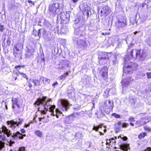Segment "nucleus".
<instances>
[{"mask_svg": "<svg viewBox=\"0 0 151 151\" xmlns=\"http://www.w3.org/2000/svg\"><path fill=\"white\" fill-rule=\"evenodd\" d=\"M51 101V99L47 100V98L43 97L42 98H38L35 102V104L37 105H39L42 104L44 107L45 110L41 111L42 114H46L47 111H49L51 112V115L52 116H56L57 118L62 114V113L58 109L55 110V114H54V110L55 109V105H50L48 102Z\"/></svg>", "mask_w": 151, "mask_h": 151, "instance_id": "nucleus-1", "label": "nucleus"}, {"mask_svg": "<svg viewBox=\"0 0 151 151\" xmlns=\"http://www.w3.org/2000/svg\"><path fill=\"white\" fill-rule=\"evenodd\" d=\"M130 55L132 58H134L138 57L140 60H143L147 56V53L145 50L141 52L140 50H132L130 52Z\"/></svg>", "mask_w": 151, "mask_h": 151, "instance_id": "nucleus-2", "label": "nucleus"}, {"mask_svg": "<svg viewBox=\"0 0 151 151\" xmlns=\"http://www.w3.org/2000/svg\"><path fill=\"white\" fill-rule=\"evenodd\" d=\"M0 142L1 141H4L5 139V134L9 137L10 134V131L5 126H3L0 129Z\"/></svg>", "mask_w": 151, "mask_h": 151, "instance_id": "nucleus-3", "label": "nucleus"}, {"mask_svg": "<svg viewBox=\"0 0 151 151\" xmlns=\"http://www.w3.org/2000/svg\"><path fill=\"white\" fill-rule=\"evenodd\" d=\"M13 102L12 109L14 111L18 112L20 106L22 105V101L18 99H12Z\"/></svg>", "mask_w": 151, "mask_h": 151, "instance_id": "nucleus-4", "label": "nucleus"}, {"mask_svg": "<svg viewBox=\"0 0 151 151\" xmlns=\"http://www.w3.org/2000/svg\"><path fill=\"white\" fill-rule=\"evenodd\" d=\"M58 102L61 104L59 108L62 111H67L69 109L70 105L67 100L61 99L58 101Z\"/></svg>", "mask_w": 151, "mask_h": 151, "instance_id": "nucleus-5", "label": "nucleus"}, {"mask_svg": "<svg viewBox=\"0 0 151 151\" xmlns=\"http://www.w3.org/2000/svg\"><path fill=\"white\" fill-rule=\"evenodd\" d=\"M23 121V120L22 119H19L16 122H14L13 120L8 121L7 123L9 127L14 129L19 124H21Z\"/></svg>", "mask_w": 151, "mask_h": 151, "instance_id": "nucleus-6", "label": "nucleus"}, {"mask_svg": "<svg viewBox=\"0 0 151 151\" xmlns=\"http://www.w3.org/2000/svg\"><path fill=\"white\" fill-rule=\"evenodd\" d=\"M59 7L58 3H55L50 5L49 7V11L50 14H56V11Z\"/></svg>", "mask_w": 151, "mask_h": 151, "instance_id": "nucleus-7", "label": "nucleus"}, {"mask_svg": "<svg viewBox=\"0 0 151 151\" xmlns=\"http://www.w3.org/2000/svg\"><path fill=\"white\" fill-rule=\"evenodd\" d=\"M77 44L78 47L82 49L88 46L86 41L85 40H78L77 41Z\"/></svg>", "mask_w": 151, "mask_h": 151, "instance_id": "nucleus-8", "label": "nucleus"}, {"mask_svg": "<svg viewBox=\"0 0 151 151\" xmlns=\"http://www.w3.org/2000/svg\"><path fill=\"white\" fill-rule=\"evenodd\" d=\"M108 69L107 67L105 66L101 69L100 72L102 73V76L104 80H105L107 78Z\"/></svg>", "mask_w": 151, "mask_h": 151, "instance_id": "nucleus-9", "label": "nucleus"}, {"mask_svg": "<svg viewBox=\"0 0 151 151\" xmlns=\"http://www.w3.org/2000/svg\"><path fill=\"white\" fill-rule=\"evenodd\" d=\"M102 126L101 125H100L98 126H94L93 128V129L94 130H96V131H99L100 133V135H101L103 134L104 133H105L106 132V130L104 127L103 128V131H101L102 130Z\"/></svg>", "mask_w": 151, "mask_h": 151, "instance_id": "nucleus-10", "label": "nucleus"}, {"mask_svg": "<svg viewBox=\"0 0 151 151\" xmlns=\"http://www.w3.org/2000/svg\"><path fill=\"white\" fill-rule=\"evenodd\" d=\"M133 80H131V78H123L122 81V87L123 88L128 86L129 84L130 81Z\"/></svg>", "mask_w": 151, "mask_h": 151, "instance_id": "nucleus-11", "label": "nucleus"}, {"mask_svg": "<svg viewBox=\"0 0 151 151\" xmlns=\"http://www.w3.org/2000/svg\"><path fill=\"white\" fill-rule=\"evenodd\" d=\"M148 119L147 117H143L141 119L140 121H138L136 122V124L138 126L141 125H144L148 122Z\"/></svg>", "mask_w": 151, "mask_h": 151, "instance_id": "nucleus-12", "label": "nucleus"}, {"mask_svg": "<svg viewBox=\"0 0 151 151\" xmlns=\"http://www.w3.org/2000/svg\"><path fill=\"white\" fill-rule=\"evenodd\" d=\"M110 10L107 6H104L101 10V12L105 16H106L109 13Z\"/></svg>", "mask_w": 151, "mask_h": 151, "instance_id": "nucleus-13", "label": "nucleus"}, {"mask_svg": "<svg viewBox=\"0 0 151 151\" xmlns=\"http://www.w3.org/2000/svg\"><path fill=\"white\" fill-rule=\"evenodd\" d=\"M116 138L117 137H114L110 139H107L106 144L112 146L114 145L116 143Z\"/></svg>", "mask_w": 151, "mask_h": 151, "instance_id": "nucleus-14", "label": "nucleus"}, {"mask_svg": "<svg viewBox=\"0 0 151 151\" xmlns=\"http://www.w3.org/2000/svg\"><path fill=\"white\" fill-rule=\"evenodd\" d=\"M133 71L132 67L130 65L127 66L125 65L123 68V71L124 73H131Z\"/></svg>", "mask_w": 151, "mask_h": 151, "instance_id": "nucleus-15", "label": "nucleus"}, {"mask_svg": "<svg viewBox=\"0 0 151 151\" xmlns=\"http://www.w3.org/2000/svg\"><path fill=\"white\" fill-rule=\"evenodd\" d=\"M40 80L41 81L44 86L48 84L50 82V80L44 77H41Z\"/></svg>", "mask_w": 151, "mask_h": 151, "instance_id": "nucleus-16", "label": "nucleus"}, {"mask_svg": "<svg viewBox=\"0 0 151 151\" xmlns=\"http://www.w3.org/2000/svg\"><path fill=\"white\" fill-rule=\"evenodd\" d=\"M106 101L105 104V107L109 110H111L113 109L114 106V104L113 102H111L110 100H108V104L107 103Z\"/></svg>", "mask_w": 151, "mask_h": 151, "instance_id": "nucleus-17", "label": "nucleus"}, {"mask_svg": "<svg viewBox=\"0 0 151 151\" xmlns=\"http://www.w3.org/2000/svg\"><path fill=\"white\" fill-rule=\"evenodd\" d=\"M129 144L126 143H123L120 145L121 150L123 151H127L130 148Z\"/></svg>", "mask_w": 151, "mask_h": 151, "instance_id": "nucleus-18", "label": "nucleus"}, {"mask_svg": "<svg viewBox=\"0 0 151 151\" xmlns=\"http://www.w3.org/2000/svg\"><path fill=\"white\" fill-rule=\"evenodd\" d=\"M116 126H118V128H120L121 127H125L128 125V123H122L120 122H118L115 124Z\"/></svg>", "mask_w": 151, "mask_h": 151, "instance_id": "nucleus-19", "label": "nucleus"}, {"mask_svg": "<svg viewBox=\"0 0 151 151\" xmlns=\"http://www.w3.org/2000/svg\"><path fill=\"white\" fill-rule=\"evenodd\" d=\"M25 134L22 135V134H20V132H18L13 133V136L14 137H18L20 139H23V136H25Z\"/></svg>", "mask_w": 151, "mask_h": 151, "instance_id": "nucleus-20", "label": "nucleus"}, {"mask_svg": "<svg viewBox=\"0 0 151 151\" xmlns=\"http://www.w3.org/2000/svg\"><path fill=\"white\" fill-rule=\"evenodd\" d=\"M111 54L110 53H106L104 54L105 57H102L101 58V60H106L109 59V57L111 56Z\"/></svg>", "mask_w": 151, "mask_h": 151, "instance_id": "nucleus-21", "label": "nucleus"}, {"mask_svg": "<svg viewBox=\"0 0 151 151\" xmlns=\"http://www.w3.org/2000/svg\"><path fill=\"white\" fill-rule=\"evenodd\" d=\"M30 82H32L33 83L35 84V85L36 86H38L40 84V82L38 80H31L30 79L29 81V83Z\"/></svg>", "mask_w": 151, "mask_h": 151, "instance_id": "nucleus-22", "label": "nucleus"}, {"mask_svg": "<svg viewBox=\"0 0 151 151\" xmlns=\"http://www.w3.org/2000/svg\"><path fill=\"white\" fill-rule=\"evenodd\" d=\"M68 73L66 72V73L63 74L61 76L59 77L58 78H59L60 80H64L65 79V77L68 76Z\"/></svg>", "mask_w": 151, "mask_h": 151, "instance_id": "nucleus-23", "label": "nucleus"}, {"mask_svg": "<svg viewBox=\"0 0 151 151\" xmlns=\"http://www.w3.org/2000/svg\"><path fill=\"white\" fill-rule=\"evenodd\" d=\"M35 134L37 136L42 137V133L40 130H37L35 132Z\"/></svg>", "mask_w": 151, "mask_h": 151, "instance_id": "nucleus-24", "label": "nucleus"}, {"mask_svg": "<svg viewBox=\"0 0 151 151\" xmlns=\"http://www.w3.org/2000/svg\"><path fill=\"white\" fill-rule=\"evenodd\" d=\"M146 135V133L145 132H142L140 133L138 136V138L139 139L143 138Z\"/></svg>", "mask_w": 151, "mask_h": 151, "instance_id": "nucleus-25", "label": "nucleus"}, {"mask_svg": "<svg viewBox=\"0 0 151 151\" xmlns=\"http://www.w3.org/2000/svg\"><path fill=\"white\" fill-rule=\"evenodd\" d=\"M125 25V23L123 22H120L119 21L117 23L118 26L119 28L124 27Z\"/></svg>", "mask_w": 151, "mask_h": 151, "instance_id": "nucleus-26", "label": "nucleus"}, {"mask_svg": "<svg viewBox=\"0 0 151 151\" xmlns=\"http://www.w3.org/2000/svg\"><path fill=\"white\" fill-rule=\"evenodd\" d=\"M65 15L64 14H62L60 18L63 21L67 20L68 19L66 17H65Z\"/></svg>", "mask_w": 151, "mask_h": 151, "instance_id": "nucleus-27", "label": "nucleus"}, {"mask_svg": "<svg viewBox=\"0 0 151 151\" xmlns=\"http://www.w3.org/2000/svg\"><path fill=\"white\" fill-rule=\"evenodd\" d=\"M111 115L116 118H120V116L119 115L116 113H113L111 114Z\"/></svg>", "mask_w": 151, "mask_h": 151, "instance_id": "nucleus-28", "label": "nucleus"}, {"mask_svg": "<svg viewBox=\"0 0 151 151\" xmlns=\"http://www.w3.org/2000/svg\"><path fill=\"white\" fill-rule=\"evenodd\" d=\"M138 20L140 22V23L142 24L145 22V19L141 17Z\"/></svg>", "mask_w": 151, "mask_h": 151, "instance_id": "nucleus-29", "label": "nucleus"}, {"mask_svg": "<svg viewBox=\"0 0 151 151\" xmlns=\"http://www.w3.org/2000/svg\"><path fill=\"white\" fill-rule=\"evenodd\" d=\"M19 73L20 74L22 75V76L23 77H24L25 78H26L27 79V76L25 74L23 73H22L20 72H19Z\"/></svg>", "mask_w": 151, "mask_h": 151, "instance_id": "nucleus-30", "label": "nucleus"}, {"mask_svg": "<svg viewBox=\"0 0 151 151\" xmlns=\"http://www.w3.org/2000/svg\"><path fill=\"white\" fill-rule=\"evenodd\" d=\"M144 129L145 130L147 131L150 132L151 131V129L149 127H144Z\"/></svg>", "mask_w": 151, "mask_h": 151, "instance_id": "nucleus-31", "label": "nucleus"}, {"mask_svg": "<svg viewBox=\"0 0 151 151\" xmlns=\"http://www.w3.org/2000/svg\"><path fill=\"white\" fill-rule=\"evenodd\" d=\"M147 76L148 78H151V72H148L146 73Z\"/></svg>", "mask_w": 151, "mask_h": 151, "instance_id": "nucleus-32", "label": "nucleus"}, {"mask_svg": "<svg viewBox=\"0 0 151 151\" xmlns=\"http://www.w3.org/2000/svg\"><path fill=\"white\" fill-rule=\"evenodd\" d=\"M130 101L131 104H132V105H134V104L135 103V101L133 99H132L130 100Z\"/></svg>", "mask_w": 151, "mask_h": 151, "instance_id": "nucleus-33", "label": "nucleus"}, {"mask_svg": "<svg viewBox=\"0 0 151 151\" xmlns=\"http://www.w3.org/2000/svg\"><path fill=\"white\" fill-rule=\"evenodd\" d=\"M24 65H18L17 66H16L15 67V68L16 69H17V68L21 67L24 68Z\"/></svg>", "mask_w": 151, "mask_h": 151, "instance_id": "nucleus-34", "label": "nucleus"}, {"mask_svg": "<svg viewBox=\"0 0 151 151\" xmlns=\"http://www.w3.org/2000/svg\"><path fill=\"white\" fill-rule=\"evenodd\" d=\"M19 151H25V148L24 147H21L19 148Z\"/></svg>", "mask_w": 151, "mask_h": 151, "instance_id": "nucleus-35", "label": "nucleus"}, {"mask_svg": "<svg viewBox=\"0 0 151 151\" xmlns=\"http://www.w3.org/2000/svg\"><path fill=\"white\" fill-rule=\"evenodd\" d=\"M129 120L132 122L134 121V118L132 117H130L129 119Z\"/></svg>", "mask_w": 151, "mask_h": 151, "instance_id": "nucleus-36", "label": "nucleus"}, {"mask_svg": "<svg viewBox=\"0 0 151 151\" xmlns=\"http://www.w3.org/2000/svg\"><path fill=\"white\" fill-rule=\"evenodd\" d=\"M4 26L3 25H0V31H3Z\"/></svg>", "mask_w": 151, "mask_h": 151, "instance_id": "nucleus-37", "label": "nucleus"}, {"mask_svg": "<svg viewBox=\"0 0 151 151\" xmlns=\"http://www.w3.org/2000/svg\"><path fill=\"white\" fill-rule=\"evenodd\" d=\"M67 65H63H63H62L61 67H60L59 68L60 69H65V67H67Z\"/></svg>", "mask_w": 151, "mask_h": 151, "instance_id": "nucleus-38", "label": "nucleus"}, {"mask_svg": "<svg viewBox=\"0 0 151 151\" xmlns=\"http://www.w3.org/2000/svg\"><path fill=\"white\" fill-rule=\"evenodd\" d=\"M28 2L29 3H30L31 4H33L34 5H35L34 2L32 1L28 0Z\"/></svg>", "mask_w": 151, "mask_h": 151, "instance_id": "nucleus-39", "label": "nucleus"}, {"mask_svg": "<svg viewBox=\"0 0 151 151\" xmlns=\"http://www.w3.org/2000/svg\"><path fill=\"white\" fill-rule=\"evenodd\" d=\"M102 34L103 35H109V33H106V32H102Z\"/></svg>", "mask_w": 151, "mask_h": 151, "instance_id": "nucleus-40", "label": "nucleus"}, {"mask_svg": "<svg viewBox=\"0 0 151 151\" xmlns=\"http://www.w3.org/2000/svg\"><path fill=\"white\" fill-rule=\"evenodd\" d=\"M121 138L122 139L124 140H126L127 139V138L126 137H123L122 138V137L121 136H120Z\"/></svg>", "mask_w": 151, "mask_h": 151, "instance_id": "nucleus-41", "label": "nucleus"}, {"mask_svg": "<svg viewBox=\"0 0 151 151\" xmlns=\"http://www.w3.org/2000/svg\"><path fill=\"white\" fill-rule=\"evenodd\" d=\"M117 62H118L117 60L116 59H115L113 61V64L115 65L117 63Z\"/></svg>", "mask_w": 151, "mask_h": 151, "instance_id": "nucleus-42", "label": "nucleus"}, {"mask_svg": "<svg viewBox=\"0 0 151 151\" xmlns=\"http://www.w3.org/2000/svg\"><path fill=\"white\" fill-rule=\"evenodd\" d=\"M21 132L23 133H24L26 132L25 130L24 129H22L21 130Z\"/></svg>", "mask_w": 151, "mask_h": 151, "instance_id": "nucleus-43", "label": "nucleus"}, {"mask_svg": "<svg viewBox=\"0 0 151 151\" xmlns=\"http://www.w3.org/2000/svg\"><path fill=\"white\" fill-rule=\"evenodd\" d=\"M151 150V148L150 147H148L146 150H145V151H150Z\"/></svg>", "mask_w": 151, "mask_h": 151, "instance_id": "nucleus-44", "label": "nucleus"}, {"mask_svg": "<svg viewBox=\"0 0 151 151\" xmlns=\"http://www.w3.org/2000/svg\"><path fill=\"white\" fill-rule=\"evenodd\" d=\"M28 87H29V88H31L32 87V85L30 83H29V84L28 85Z\"/></svg>", "mask_w": 151, "mask_h": 151, "instance_id": "nucleus-45", "label": "nucleus"}, {"mask_svg": "<svg viewBox=\"0 0 151 151\" xmlns=\"http://www.w3.org/2000/svg\"><path fill=\"white\" fill-rule=\"evenodd\" d=\"M58 84V83H57V82H55V83H54L53 84H52V86H55L56 85H57Z\"/></svg>", "mask_w": 151, "mask_h": 151, "instance_id": "nucleus-46", "label": "nucleus"}, {"mask_svg": "<svg viewBox=\"0 0 151 151\" xmlns=\"http://www.w3.org/2000/svg\"><path fill=\"white\" fill-rule=\"evenodd\" d=\"M40 31H41V29H39L38 30V36H40Z\"/></svg>", "mask_w": 151, "mask_h": 151, "instance_id": "nucleus-47", "label": "nucleus"}, {"mask_svg": "<svg viewBox=\"0 0 151 151\" xmlns=\"http://www.w3.org/2000/svg\"><path fill=\"white\" fill-rule=\"evenodd\" d=\"M30 125V124H25V125H24V127H29Z\"/></svg>", "mask_w": 151, "mask_h": 151, "instance_id": "nucleus-48", "label": "nucleus"}, {"mask_svg": "<svg viewBox=\"0 0 151 151\" xmlns=\"http://www.w3.org/2000/svg\"><path fill=\"white\" fill-rule=\"evenodd\" d=\"M74 3L77 2L78 0H71Z\"/></svg>", "mask_w": 151, "mask_h": 151, "instance_id": "nucleus-49", "label": "nucleus"}, {"mask_svg": "<svg viewBox=\"0 0 151 151\" xmlns=\"http://www.w3.org/2000/svg\"><path fill=\"white\" fill-rule=\"evenodd\" d=\"M89 147H91V146H92V145H91V144H92V143H91V142H89Z\"/></svg>", "mask_w": 151, "mask_h": 151, "instance_id": "nucleus-50", "label": "nucleus"}, {"mask_svg": "<svg viewBox=\"0 0 151 151\" xmlns=\"http://www.w3.org/2000/svg\"><path fill=\"white\" fill-rule=\"evenodd\" d=\"M18 45V44H17V45H16V47H15V49H16L17 50H18H18H19V49L18 48H17V45Z\"/></svg>", "mask_w": 151, "mask_h": 151, "instance_id": "nucleus-51", "label": "nucleus"}, {"mask_svg": "<svg viewBox=\"0 0 151 151\" xmlns=\"http://www.w3.org/2000/svg\"><path fill=\"white\" fill-rule=\"evenodd\" d=\"M130 125L132 126H134V124H133L132 123H130Z\"/></svg>", "mask_w": 151, "mask_h": 151, "instance_id": "nucleus-52", "label": "nucleus"}, {"mask_svg": "<svg viewBox=\"0 0 151 151\" xmlns=\"http://www.w3.org/2000/svg\"><path fill=\"white\" fill-rule=\"evenodd\" d=\"M138 32L136 31V32H135L134 33V34L135 35H136V34Z\"/></svg>", "mask_w": 151, "mask_h": 151, "instance_id": "nucleus-53", "label": "nucleus"}, {"mask_svg": "<svg viewBox=\"0 0 151 151\" xmlns=\"http://www.w3.org/2000/svg\"><path fill=\"white\" fill-rule=\"evenodd\" d=\"M5 104V108H6V109H7V105H6V104Z\"/></svg>", "mask_w": 151, "mask_h": 151, "instance_id": "nucleus-54", "label": "nucleus"}, {"mask_svg": "<svg viewBox=\"0 0 151 151\" xmlns=\"http://www.w3.org/2000/svg\"><path fill=\"white\" fill-rule=\"evenodd\" d=\"M26 90H27V91L29 90V89H28L27 87L26 88Z\"/></svg>", "mask_w": 151, "mask_h": 151, "instance_id": "nucleus-55", "label": "nucleus"}, {"mask_svg": "<svg viewBox=\"0 0 151 151\" xmlns=\"http://www.w3.org/2000/svg\"><path fill=\"white\" fill-rule=\"evenodd\" d=\"M114 57L115 59L116 58V57L115 56H114Z\"/></svg>", "mask_w": 151, "mask_h": 151, "instance_id": "nucleus-56", "label": "nucleus"}, {"mask_svg": "<svg viewBox=\"0 0 151 151\" xmlns=\"http://www.w3.org/2000/svg\"><path fill=\"white\" fill-rule=\"evenodd\" d=\"M12 144L11 143L10 144H9V145L10 146H12Z\"/></svg>", "mask_w": 151, "mask_h": 151, "instance_id": "nucleus-57", "label": "nucleus"}, {"mask_svg": "<svg viewBox=\"0 0 151 151\" xmlns=\"http://www.w3.org/2000/svg\"><path fill=\"white\" fill-rule=\"evenodd\" d=\"M17 77H16V78H15V80H17Z\"/></svg>", "mask_w": 151, "mask_h": 151, "instance_id": "nucleus-58", "label": "nucleus"}, {"mask_svg": "<svg viewBox=\"0 0 151 151\" xmlns=\"http://www.w3.org/2000/svg\"><path fill=\"white\" fill-rule=\"evenodd\" d=\"M86 151H90L88 150H86Z\"/></svg>", "mask_w": 151, "mask_h": 151, "instance_id": "nucleus-59", "label": "nucleus"}, {"mask_svg": "<svg viewBox=\"0 0 151 151\" xmlns=\"http://www.w3.org/2000/svg\"><path fill=\"white\" fill-rule=\"evenodd\" d=\"M145 74H144V75L143 76H145Z\"/></svg>", "mask_w": 151, "mask_h": 151, "instance_id": "nucleus-60", "label": "nucleus"}]
</instances>
